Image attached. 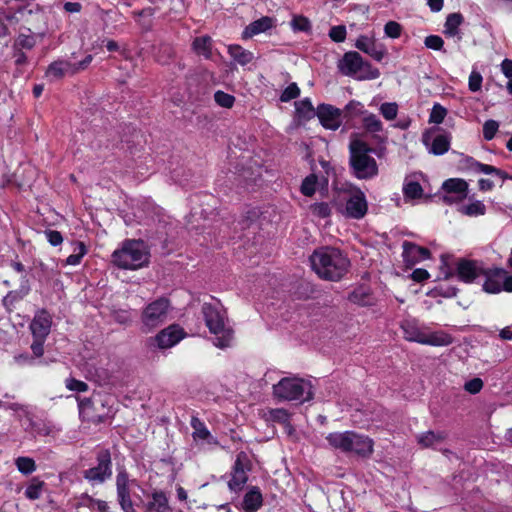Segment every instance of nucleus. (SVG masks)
Segmentation results:
<instances>
[{
  "label": "nucleus",
  "mask_w": 512,
  "mask_h": 512,
  "mask_svg": "<svg viewBox=\"0 0 512 512\" xmlns=\"http://www.w3.org/2000/svg\"><path fill=\"white\" fill-rule=\"evenodd\" d=\"M313 271L324 280L339 281L348 272L350 261L337 248L321 247L310 256Z\"/></svg>",
  "instance_id": "f257e3e1"
},
{
  "label": "nucleus",
  "mask_w": 512,
  "mask_h": 512,
  "mask_svg": "<svg viewBox=\"0 0 512 512\" xmlns=\"http://www.w3.org/2000/svg\"><path fill=\"white\" fill-rule=\"evenodd\" d=\"M205 324L214 335L213 343L218 348H226L232 344L234 331L228 323L227 313L221 302L213 297L202 305Z\"/></svg>",
  "instance_id": "f03ea898"
},
{
  "label": "nucleus",
  "mask_w": 512,
  "mask_h": 512,
  "mask_svg": "<svg viewBox=\"0 0 512 512\" xmlns=\"http://www.w3.org/2000/svg\"><path fill=\"white\" fill-rule=\"evenodd\" d=\"M349 150V165L354 177L359 180H370L378 175L377 162L370 155L373 151L372 148L361 140H353L350 143Z\"/></svg>",
  "instance_id": "7ed1b4c3"
},
{
  "label": "nucleus",
  "mask_w": 512,
  "mask_h": 512,
  "mask_svg": "<svg viewBox=\"0 0 512 512\" xmlns=\"http://www.w3.org/2000/svg\"><path fill=\"white\" fill-rule=\"evenodd\" d=\"M149 251L142 240H125L112 254V262L118 268L137 270L149 262Z\"/></svg>",
  "instance_id": "20e7f679"
},
{
  "label": "nucleus",
  "mask_w": 512,
  "mask_h": 512,
  "mask_svg": "<svg viewBox=\"0 0 512 512\" xmlns=\"http://www.w3.org/2000/svg\"><path fill=\"white\" fill-rule=\"evenodd\" d=\"M273 395L280 401L303 403L313 398L312 385L298 377H284L273 385Z\"/></svg>",
  "instance_id": "39448f33"
},
{
  "label": "nucleus",
  "mask_w": 512,
  "mask_h": 512,
  "mask_svg": "<svg viewBox=\"0 0 512 512\" xmlns=\"http://www.w3.org/2000/svg\"><path fill=\"white\" fill-rule=\"evenodd\" d=\"M339 71L357 80H374L380 76V71L364 61L362 56L355 51L346 52L338 62Z\"/></svg>",
  "instance_id": "423d86ee"
},
{
  "label": "nucleus",
  "mask_w": 512,
  "mask_h": 512,
  "mask_svg": "<svg viewBox=\"0 0 512 512\" xmlns=\"http://www.w3.org/2000/svg\"><path fill=\"white\" fill-rule=\"evenodd\" d=\"M172 309L169 299L160 297L148 303L141 312V329L150 332L163 325Z\"/></svg>",
  "instance_id": "0eeeda50"
},
{
  "label": "nucleus",
  "mask_w": 512,
  "mask_h": 512,
  "mask_svg": "<svg viewBox=\"0 0 512 512\" xmlns=\"http://www.w3.org/2000/svg\"><path fill=\"white\" fill-rule=\"evenodd\" d=\"M109 398L94 397L93 399L84 398L79 401L80 415L93 423L104 422L111 414Z\"/></svg>",
  "instance_id": "6e6552de"
},
{
  "label": "nucleus",
  "mask_w": 512,
  "mask_h": 512,
  "mask_svg": "<svg viewBox=\"0 0 512 512\" xmlns=\"http://www.w3.org/2000/svg\"><path fill=\"white\" fill-rule=\"evenodd\" d=\"M136 485L135 479H130L128 473L121 469L116 475L117 502L123 512H137L131 498L132 488Z\"/></svg>",
  "instance_id": "1a4fd4ad"
},
{
  "label": "nucleus",
  "mask_w": 512,
  "mask_h": 512,
  "mask_svg": "<svg viewBox=\"0 0 512 512\" xmlns=\"http://www.w3.org/2000/svg\"><path fill=\"white\" fill-rule=\"evenodd\" d=\"M84 478L92 485L104 483L112 476V460L108 450H101L97 454V465L83 473Z\"/></svg>",
  "instance_id": "9d476101"
},
{
  "label": "nucleus",
  "mask_w": 512,
  "mask_h": 512,
  "mask_svg": "<svg viewBox=\"0 0 512 512\" xmlns=\"http://www.w3.org/2000/svg\"><path fill=\"white\" fill-rule=\"evenodd\" d=\"M368 203L364 192L354 187L350 190L343 214L352 219H362L367 214Z\"/></svg>",
  "instance_id": "9b49d317"
},
{
  "label": "nucleus",
  "mask_w": 512,
  "mask_h": 512,
  "mask_svg": "<svg viewBox=\"0 0 512 512\" xmlns=\"http://www.w3.org/2000/svg\"><path fill=\"white\" fill-rule=\"evenodd\" d=\"M422 142L430 154L440 156L448 152L450 149L451 135L447 133H440L436 135L424 133Z\"/></svg>",
  "instance_id": "f8f14e48"
},
{
  "label": "nucleus",
  "mask_w": 512,
  "mask_h": 512,
  "mask_svg": "<svg viewBox=\"0 0 512 512\" xmlns=\"http://www.w3.org/2000/svg\"><path fill=\"white\" fill-rule=\"evenodd\" d=\"M52 326V316L46 310H39L35 313L29 329L33 338L47 339Z\"/></svg>",
  "instance_id": "ddd939ff"
},
{
  "label": "nucleus",
  "mask_w": 512,
  "mask_h": 512,
  "mask_svg": "<svg viewBox=\"0 0 512 512\" xmlns=\"http://www.w3.org/2000/svg\"><path fill=\"white\" fill-rule=\"evenodd\" d=\"M457 276L465 283H473L482 277L484 268L473 260L460 259L457 263Z\"/></svg>",
  "instance_id": "4468645a"
},
{
  "label": "nucleus",
  "mask_w": 512,
  "mask_h": 512,
  "mask_svg": "<svg viewBox=\"0 0 512 512\" xmlns=\"http://www.w3.org/2000/svg\"><path fill=\"white\" fill-rule=\"evenodd\" d=\"M373 440L368 436L350 431L348 453H354L361 457H369L373 452Z\"/></svg>",
  "instance_id": "2eb2a0df"
},
{
  "label": "nucleus",
  "mask_w": 512,
  "mask_h": 512,
  "mask_svg": "<svg viewBox=\"0 0 512 512\" xmlns=\"http://www.w3.org/2000/svg\"><path fill=\"white\" fill-rule=\"evenodd\" d=\"M317 116L320 123L326 129L336 130L342 123L341 111L332 105L322 104L317 108Z\"/></svg>",
  "instance_id": "dca6fc26"
},
{
  "label": "nucleus",
  "mask_w": 512,
  "mask_h": 512,
  "mask_svg": "<svg viewBox=\"0 0 512 512\" xmlns=\"http://www.w3.org/2000/svg\"><path fill=\"white\" fill-rule=\"evenodd\" d=\"M184 337V331L178 325H170L160 331L155 337L157 345L161 349L171 348Z\"/></svg>",
  "instance_id": "f3484780"
},
{
  "label": "nucleus",
  "mask_w": 512,
  "mask_h": 512,
  "mask_svg": "<svg viewBox=\"0 0 512 512\" xmlns=\"http://www.w3.org/2000/svg\"><path fill=\"white\" fill-rule=\"evenodd\" d=\"M505 276V270L501 268L485 270L482 274L484 283L482 285L483 291L489 294H497L502 291V280Z\"/></svg>",
  "instance_id": "a211bd4d"
},
{
  "label": "nucleus",
  "mask_w": 512,
  "mask_h": 512,
  "mask_svg": "<svg viewBox=\"0 0 512 512\" xmlns=\"http://www.w3.org/2000/svg\"><path fill=\"white\" fill-rule=\"evenodd\" d=\"M402 247V257L408 266H413L430 257V251L427 248L418 246L412 242L404 241Z\"/></svg>",
  "instance_id": "6ab92c4d"
},
{
  "label": "nucleus",
  "mask_w": 512,
  "mask_h": 512,
  "mask_svg": "<svg viewBox=\"0 0 512 512\" xmlns=\"http://www.w3.org/2000/svg\"><path fill=\"white\" fill-rule=\"evenodd\" d=\"M144 512H173L167 494L162 490H153Z\"/></svg>",
  "instance_id": "aec40b11"
},
{
  "label": "nucleus",
  "mask_w": 512,
  "mask_h": 512,
  "mask_svg": "<svg viewBox=\"0 0 512 512\" xmlns=\"http://www.w3.org/2000/svg\"><path fill=\"white\" fill-rule=\"evenodd\" d=\"M355 47L376 61H381L385 55L384 49L377 46L374 39L366 35H361L357 38Z\"/></svg>",
  "instance_id": "412c9836"
},
{
  "label": "nucleus",
  "mask_w": 512,
  "mask_h": 512,
  "mask_svg": "<svg viewBox=\"0 0 512 512\" xmlns=\"http://www.w3.org/2000/svg\"><path fill=\"white\" fill-rule=\"evenodd\" d=\"M404 338L410 342H422L424 331L415 319H405L401 323Z\"/></svg>",
  "instance_id": "4be33fe9"
},
{
  "label": "nucleus",
  "mask_w": 512,
  "mask_h": 512,
  "mask_svg": "<svg viewBox=\"0 0 512 512\" xmlns=\"http://www.w3.org/2000/svg\"><path fill=\"white\" fill-rule=\"evenodd\" d=\"M453 337L444 331H424L421 344L429 346H448L452 344Z\"/></svg>",
  "instance_id": "5701e85b"
},
{
  "label": "nucleus",
  "mask_w": 512,
  "mask_h": 512,
  "mask_svg": "<svg viewBox=\"0 0 512 512\" xmlns=\"http://www.w3.org/2000/svg\"><path fill=\"white\" fill-rule=\"evenodd\" d=\"M263 503V497L258 487H252L243 498L242 507L245 512H257Z\"/></svg>",
  "instance_id": "b1692460"
},
{
  "label": "nucleus",
  "mask_w": 512,
  "mask_h": 512,
  "mask_svg": "<svg viewBox=\"0 0 512 512\" xmlns=\"http://www.w3.org/2000/svg\"><path fill=\"white\" fill-rule=\"evenodd\" d=\"M442 189L444 193L457 194L458 198H466L468 196V184L460 178H450L443 182Z\"/></svg>",
  "instance_id": "393cba45"
},
{
  "label": "nucleus",
  "mask_w": 512,
  "mask_h": 512,
  "mask_svg": "<svg viewBox=\"0 0 512 512\" xmlns=\"http://www.w3.org/2000/svg\"><path fill=\"white\" fill-rule=\"evenodd\" d=\"M46 74L54 79H60L66 74H74L72 63L65 60L54 61L48 66Z\"/></svg>",
  "instance_id": "a878e982"
},
{
  "label": "nucleus",
  "mask_w": 512,
  "mask_h": 512,
  "mask_svg": "<svg viewBox=\"0 0 512 512\" xmlns=\"http://www.w3.org/2000/svg\"><path fill=\"white\" fill-rule=\"evenodd\" d=\"M350 431L332 432L326 436L328 444L341 452L348 453Z\"/></svg>",
  "instance_id": "bb28decb"
},
{
  "label": "nucleus",
  "mask_w": 512,
  "mask_h": 512,
  "mask_svg": "<svg viewBox=\"0 0 512 512\" xmlns=\"http://www.w3.org/2000/svg\"><path fill=\"white\" fill-rule=\"evenodd\" d=\"M446 438L444 432L427 431L417 436L418 443L424 448H437Z\"/></svg>",
  "instance_id": "cd10ccee"
},
{
  "label": "nucleus",
  "mask_w": 512,
  "mask_h": 512,
  "mask_svg": "<svg viewBox=\"0 0 512 512\" xmlns=\"http://www.w3.org/2000/svg\"><path fill=\"white\" fill-rule=\"evenodd\" d=\"M273 26V20L270 17H262L258 20L253 21L251 24H249L244 32V37H252L254 35L266 32Z\"/></svg>",
  "instance_id": "c85d7f7f"
},
{
  "label": "nucleus",
  "mask_w": 512,
  "mask_h": 512,
  "mask_svg": "<svg viewBox=\"0 0 512 512\" xmlns=\"http://www.w3.org/2000/svg\"><path fill=\"white\" fill-rule=\"evenodd\" d=\"M468 161L471 162V167L474 168L478 172H481V173L487 174V175H495L498 178H500L502 181H504L506 179L512 180L511 175H508L505 171L500 170L494 166L480 163V162L474 160L473 158H469Z\"/></svg>",
  "instance_id": "c756f323"
},
{
  "label": "nucleus",
  "mask_w": 512,
  "mask_h": 512,
  "mask_svg": "<svg viewBox=\"0 0 512 512\" xmlns=\"http://www.w3.org/2000/svg\"><path fill=\"white\" fill-rule=\"evenodd\" d=\"M457 211L468 217L483 216L486 213V206L480 200H474L467 204H462L457 208Z\"/></svg>",
  "instance_id": "7c9ffc66"
},
{
  "label": "nucleus",
  "mask_w": 512,
  "mask_h": 512,
  "mask_svg": "<svg viewBox=\"0 0 512 512\" xmlns=\"http://www.w3.org/2000/svg\"><path fill=\"white\" fill-rule=\"evenodd\" d=\"M192 48L197 55L210 59L212 56V39L209 36L197 37L193 40Z\"/></svg>",
  "instance_id": "2f4dec72"
},
{
  "label": "nucleus",
  "mask_w": 512,
  "mask_h": 512,
  "mask_svg": "<svg viewBox=\"0 0 512 512\" xmlns=\"http://www.w3.org/2000/svg\"><path fill=\"white\" fill-rule=\"evenodd\" d=\"M229 55L240 65H246L250 63L254 55L251 51L242 48L240 45H230L228 47Z\"/></svg>",
  "instance_id": "473e14b6"
},
{
  "label": "nucleus",
  "mask_w": 512,
  "mask_h": 512,
  "mask_svg": "<svg viewBox=\"0 0 512 512\" xmlns=\"http://www.w3.org/2000/svg\"><path fill=\"white\" fill-rule=\"evenodd\" d=\"M295 110L298 118L303 120H310L315 115H317V110L315 111L309 98H304L300 101H296Z\"/></svg>",
  "instance_id": "72a5a7b5"
},
{
  "label": "nucleus",
  "mask_w": 512,
  "mask_h": 512,
  "mask_svg": "<svg viewBox=\"0 0 512 512\" xmlns=\"http://www.w3.org/2000/svg\"><path fill=\"white\" fill-rule=\"evenodd\" d=\"M463 20V16L460 13L449 14L444 25V33L449 37L457 36L459 34V26Z\"/></svg>",
  "instance_id": "f704fd0d"
},
{
  "label": "nucleus",
  "mask_w": 512,
  "mask_h": 512,
  "mask_svg": "<svg viewBox=\"0 0 512 512\" xmlns=\"http://www.w3.org/2000/svg\"><path fill=\"white\" fill-rule=\"evenodd\" d=\"M44 482L38 478H33L25 490V496L30 500H37L42 495Z\"/></svg>",
  "instance_id": "c9c22d12"
},
{
  "label": "nucleus",
  "mask_w": 512,
  "mask_h": 512,
  "mask_svg": "<svg viewBox=\"0 0 512 512\" xmlns=\"http://www.w3.org/2000/svg\"><path fill=\"white\" fill-rule=\"evenodd\" d=\"M318 184V177L315 174H310L302 181L300 191L303 195L311 197L316 192Z\"/></svg>",
  "instance_id": "e433bc0d"
},
{
  "label": "nucleus",
  "mask_w": 512,
  "mask_h": 512,
  "mask_svg": "<svg viewBox=\"0 0 512 512\" xmlns=\"http://www.w3.org/2000/svg\"><path fill=\"white\" fill-rule=\"evenodd\" d=\"M34 429L38 435L49 436L52 438L56 437L60 431V428H58L56 425L45 421L36 423L34 425Z\"/></svg>",
  "instance_id": "4c0bfd02"
},
{
  "label": "nucleus",
  "mask_w": 512,
  "mask_h": 512,
  "mask_svg": "<svg viewBox=\"0 0 512 512\" xmlns=\"http://www.w3.org/2000/svg\"><path fill=\"white\" fill-rule=\"evenodd\" d=\"M363 127L370 133H377L383 130L382 122L375 114L372 113L364 116Z\"/></svg>",
  "instance_id": "58836bf2"
},
{
  "label": "nucleus",
  "mask_w": 512,
  "mask_h": 512,
  "mask_svg": "<svg viewBox=\"0 0 512 512\" xmlns=\"http://www.w3.org/2000/svg\"><path fill=\"white\" fill-rule=\"evenodd\" d=\"M15 465L19 472L24 475H29L36 470L35 461L30 457H18L15 460Z\"/></svg>",
  "instance_id": "ea45409f"
},
{
  "label": "nucleus",
  "mask_w": 512,
  "mask_h": 512,
  "mask_svg": "<svg viewBox=\"0 0 512 512\" xmlns=\"http://www.w3.org/2000/svg\"><path fill=\"white\" fill-rule=\"evenodd\" d=\"M87 253L86 246L83 242H77L74 248V253L66 258V265L75 266L80 264L83 256Z\"/></svg>",
  "instance_id": "a19ab883"
},
{
  "label": "nucleus",
  "mask_w": 512,
  "mask_h": 512,
  "mask_svg": "<svg viewBox=\"0 0 512 512\" xmlns=\"http://www.w3.org/2000/svg\"><path fill=\"white\" fill-rule=\"evenodd\" d=\"M247 479H248V477H247L246 472H243L241 470H240V472L233 471L232 477L228 482L229 489L231 491H235V492L241 490L242 487L247 482Z\"/></svg>",
  "instance_id": "79ce46f5"
},
{
  "label": "nucleus",
  "mask_w": 512,
  "mask_h": 512,
  "mask_svg": "<svg viewBox=\"0 0 512 512\" xmlns=\"http://www.w3.org/2000/svg\"><path fill=\"white\" fill-rule=\"evenodd\" d=\"M403 193L406 198L418 199L423 194L422 186L416 181H410L403 187Z\"/></svg>",
  "instance_id": "37998d69"
},
{
  "label": "nucleus",
  "mask_w": 512,
  "mask_h": 512,
  "mask_svg": "<svg viewBox=\"0 0 512 512\" xmlns=\"http://www.w3.org/2000/svg\"><path fill=\"white\" fill-rule=\"evenodd\" d=\"M291 28L295 32H309L311 31V23L309 19L302 15H296L291 20Z\"/></svg>",
  "instance_id": "c03bdc74"
},
{
  "label": "nucleus",
  "mask_w": 512,
  "mask_h": 512,
  "mask_svg": "<svg viewBox=\"0 0 512 512\" xmlns=\"http://www.w3.org/2000/svg\"><path fill=\"white\" fill-rule=\"evenodd\" d=\"M191 425L194 428L193 438L195 440H208L211 437L209 430L198 419H192Z\"/></svg>",
  "instance_id": "a18cd8bd"
},
{
  "label": "nucleus",
  "mask_w": 512,
  "mask_h": 512,
  "mask_svg": "<svg viewBox=\"0 0 512 512\" xmlns=\"http://www.w3.org/2000/svg\"><path fill=\"white\" fill-rule=\"evenodd\" d=\"M214 100L217 105L223 108H231L235 103V97L224 91L218 90L214 93Z\"/></svg>",
  "instance_id": "49530a36"
},
{
  "label": "nucleus",
  "mask_w": 512,
  "mask_h": 512,
  "mask_svg": "<svg viewBox=\"0 0 512 512\" xmlns=\"http://www.w3.org/2000/svg\"><path fill=\"white\" fill-rule=\"evenodd\" d=\"M380 113L386 120H394L397 117L398 105L395 102H385L380 106Z\"/></svg>",
  "instance_id": "de8ad7c7"
},
{
  "label": "nucleus",
  "mask_w": 512,
  "mask_h": 512,
  "mask_svg": "<svg viewBox=\"0 0 512 512\" xmlns=\"http://www.w3.org/2000/svg\"><path fill=\"white\" fill-rule=\"evenodd\" d=\"M446 114H447V110L440 104L436 103L432 107L430 117H429V122L435 123V124H440L443 122Z\"/></svg>",
  "instance_id": "09e8293b"
},
{
  "label": "nucleus",
  "mask_w": 512,
  "mask_h": 512,
  "mask_svg": "<svg viewBox=\"0 0 512 512\" xmlns=\"http://www.w3.org/2000/svg\"><path fill=\"white\" fill-rule=\"evenodd\" d=\"M310 210L319 218H327L331 215V208L326 202L314 203L310 206Z\"/></svg>",
  "instance_id": "8fccbe9b"
},
{
  "label": "nucleus",
  "mask_w": 512,
  "mask_h": 512,
  "mask_svg": "<svg viewBox=\"0 0 512 512\" xmlns=\"http://www.w3.org/2000/svg\"><path fill=\"white\" fill-rule=\"evenodd\" d=\"M28 293V289L25 291H10L4 298H3V304L5 307L10 309L14 306L16 302L21 300L26 294Z\"/></svg>",
  "instance_id": "3c124183"
},
{
  "label": "nucleus",
  "mask_w": 512,
  "mask_h": 512,
  "mask_svg": "<svg viewBox=\"0 0 512 512\" xmlns=\"http://www.w3.org/2000/svg\"><path fill=\"white\" fill-rule=\"evenodd\" d=\"M499 124L495 120H487L483 125V137L485 140H492L498 131Z\"/></svg>",
  "instance_id": "603ef678"
},
{
  "label": "nucleus",
  "mask_w": 512,
  "mask_h": 512,
  "mask_svg": "<svg viewBox=\"0 0 512 512\" xmlns=\"http://www.w3.org/2000/svg\"><path fill=\"white\" fill-rule=\"evenodd\" d=\"M346 27L344 25H337L331 27L329 31V37L336 43L344 42L346 39Z\"/></svg>",
  "instance_id": "864d4df0"
},
{
  "label": "nucleus",
  "mask_w": 512,
  "mask_h": 512,
  "mask_svg": "<svg viewBox=\"0 0 512 512\" xmlns=\"http://www.w3.org/2000/svg\"><path fill=\"white\" fill-rule=\"evenodd\" d=\"M300 89L296 83H291L285 90L282 92L280 96V100L282 102H289L292 99H295L299 96Z\"/></svg>",
  "instance_id": "5fc2aeb1"
},
{
  "label": "nucleus",
  "mask_w": 512,
  "mask_h": 512,
  "mask_svg": "<svg viewBox=\"0 0 512 512\" xmlns=\"http://www.w3.org/2000/svg\"><path fill=\"white\" fill-rule=\"evenodd\" d=\"M385 35L389 38H399L402 32V27L398 22L389 21L384 26Z\"/></svg>",
  "instance_id": "6e6d98bb"
},
{
  "label": "nucleus",
  "mask_w": 512,
  "mask_h": 512,
  "mask_svg": "<svg viewBox=\"0 0 512 512\" xmlns=\"http://www.w3.org/2000/svg\"><path fill=\"white\" fill-rule=\"evenodd\" d=\"M270 418L281 424H289L290 414L283 408H277L270 411Z\"/></svg>",
  "instance_id": "4d7b16f0"
},
{
  "label": "nucleus",
  "mask_w": 512,
  "mask_h": 512,
  "mask_svg": "<svg viewBox=\"0 0 512 512\" xmlns=\"http://www.w3.org/2000/svg\"><path fill=\"white\" fill-rule=\"evenodd\" d=\"M482 81H483L482 75L479 72L473 70L469 75V81H468L469 90L472 92L479 91L482 86Z\"/></svg>",
  "instance_id": "13d9d810"
},
{
  "label": "nucleus",
  "mask_w": 512,
  "mask_h": 512,
  "mask_svg": "<svg viewBox=\"0 0 512 512\" xmlns=\"http://www.w3.org/2000/svg\"><path fill=\"white\" fill-rule=\"evenodd\" d=\"M424 44L427 48L438 51L443 48L444 41L438 35H429L425 38Z\"/></svg>",
  "instance_id": "bf43d9fd"
},
{
  "label": "nucleus",
  "mask_w": 512,
  "mask_h": 512,
  "mask_svg": "<svg viewBox=\"0 0 512 512\" xmlns=\"http://www.w3.org/2000/svg\"><path fill=\"white\" fill-rule=\"evenodd\" d=\"M36 44L35 38L29 34L21 33L16 39V45L25 49H32Z\"/></svg>",
  "instance_id": "052dcab7"
},
{
  "label": "nucleus",
  "mask_w": 512,
  "mask_h": 512,
  "mask_svg": "<svg viewBox=\"0 0 512 512\" xmlns=\"http://www.w3.org/2000/svg\"><path fill=\"white\" fill-rule=\"evenodd\" d=\"M483 388V381L482 379L475 377L471 380H468L464 384L465 391L469 392L470 394H477L481 391Z\"/></svg>",
  "instance_id": "680f3d73"
},
{
  "label": "nucleus",
  "mask_w": 512,
  "mask_h": 512,
  "mask_svg": "<svg viewBox=\"0 0 512 512\" xmlns=\"http://www.w3.org/2000/svg\"><path fill=\"white\" fill-rule=\"evenodd\" d=\"M99 499L93 498L92 496L83 493L78 498V506L88 508L91 512H94V507Z\"/></svg>",
  "instance_id": "e2e57ef3"
},
{
  "label": "nucleus",
  "mask_w": 512,
  "mask_h": 512,
  "mask_svg": "<svg viewBox=\"0 0 512 512\" xmlns=\"http://www.w3.org/2000/svg\"><path fill=\"white\" fill-rule=\"evenodd\" d=\"M66 387L71 391L85 392L88 390V385L80 380L69 378L66 380Z\"/></svg>",
  "instance_id": "0e129e2a"
},
{
  "label": "nucleus",
  "mask_w": 512,
  "mask_h": 512,
  "mask_svg": "<svg viewBox=\"0 0 512 512\" xmlns=\"http://www.w3.org/2000/svg\"><path fill=\"white\" fill-rule=\"evenodd\" d=\"M5 409L13 410L15 412H20L23 416L29 417L30 411L29 406L20 404V403H3L2 406Z\"/></svg>",
  "instance_id": "69168bd1"
},
{
  "label": "nucleus",
  "mask_w": 512,
  "mask_h": 512,
  "mask_svg": "<svg viewBox=\"0 0 512 512\" xmlns=\"http://www.w3.org/2000/svg\"><path fill=\"white\" fill-rule=\"evenodd\" d=\"M246 472L248 470V458L244 452H240L235 460L233 471Z\"/></svg>",
  "instance_id": "338daca9"
},
{
  "label": "nucleus",
  "mask_w": 512,
  "mask_h": 512,
  "mask_svg": "<svg viewBox=\"0 0 512 512\" xmlns=\"http://www.w3.org/2000/svg\"><path fill=\"white\" fill-rule=\"evenodd\" d=\"M45 236H46L47 241L52 246H58L63 242V237L59 231L47 230V231H45Z\"/></svg>",
  "instance_id": "774afa93"
}]
</instances>
